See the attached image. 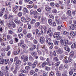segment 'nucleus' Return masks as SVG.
<instances>
[{
  "mask_svg": "<svg viewBox=\"0 0 76 76\" xmlns=\"http://www.w3.org/2000/svg\"><path fill=\"white\" fill-rule=\"evenodd\" d=\"M19 53H20V50H19V49H18L16 51H14L13 52V54H14V55H16V54H19Z\"/></svg>",
  "mask_w": 76,
  "mask_h": 76,
  "instance_id": "nucleus-11",
  "label": "nucleus"
},
{
  "mask_svg": "<svg viewBox=\"0 0 76 76\" xmlns=\"http://www.w3.org/2000/svg\"><path fill=\"white\" fill-rule=\"evenodd\" d=\"M76 28V26L74 24H72L71 26L69 27L70 30H74V29Z\"/></svg>",
  "mask_w": 76,
  "mask_h": 76,
  "instance_id": "nucleus-3",
  "label": "nucleus"
},
{
  "mask_svg": "<svg viewBox=\"0 0 76 76\" xmlns=\"http://www.w3.org/2000/svg\"><path fill=\"white\" fill-rule=\"evenodd\" d=\"M8 34H9V35H12L13 32L12 30H9L8 31Z\"/></svg>",
  "mask_w": 76,
  "mask_h": 76,
  "instance_id": "nucleus-29",
  "label": "nucleus"
},
{
  "mask_svg": "<svg viewBox=\"0 0 76 76\" xmlns=\"http://www.w3.org/2000/svg\"><path fill=\"white\" fill-rule=\"evenodd\" d=\"M49 18H52V19H54V16L51 15H50L49 16Z\"/></svg>",
  "mask_w": 76,
  "mask_h": 76,
  "instance_id": "nucleus-42",
  "label": "nucleus"
},
{
  "mask_svg": "<svg viewBox=\"0 0 76 76\" xmlns=\"http://www.w3.org/2000/svg\"><path fill=\"white\" fill-rule=\"evenodd\" d=\"M60 42L61 44H63L64 46H67L68 45V40L66 38L64 39H61L60 40Z\"/></svg>",
  "mask_w": 76,
  "mask_h": 76,
  "instance_id": "nucleus-1",
  "label": "nucleus"
},
{
  "mask_svg": "<svg viewBox=\"0 0 76 76\" xmlns=\"http://www.w3.org/2000/svg\"><path fill=\"white\" fill-rule=\"evenodd\" d=\"M9 50H10V46H8L5 49V51H9Z\"/></svg>",
  "mask_w": 76,
  "mask_h": 76,
  "instance_id": "nucleus-34",
  "label": "nucleus"
},
{
  "mask_svg": "<svg viewBox=\"0 0 76 76\" xmlns=\"http://www.w3.org/2000/svg\"><path fill=\"white\" fill-rule=\"evenodd\" d=\"M9 18H12V17H13V16H12V13H10L9 14Z\"/></svg>",
  "mask_w": 76,
  "mask_h": 76,
  "instance_id": "nucleus-51",
  "label": "nucleus"
},
{
  "mask_svg": "<svg viewBox=\"0 0 76 76\" xmlns=\"http://www.w3.org/2000/svg\"><path fill=\"white\" fill-rule=\"evenodd\" d=\"M54 46L53 45V43H51V46H50V49H52V48H53V46Z\"/></svg>",
  "mask_w": 76,
  "mask_h": 76,
  "instance_id": "nucleus-57",
  "label": "nucleus"
},
{
  "mask_svg": "<svg viewBox=\"0 0 76 76\" xmlns=\"http://www.w3.org/2000/svg\"><path fill=\"white\" fill-rule=\"evenodd\" d=\"M62 38V37L60 36H58L57 38V40H60Z\"/></svg>",
  "mask_w": 76,
  "mask_h": 76,
  "instance_id": "nucleus-44",
  "label": "nucleus"
},
{
  "mask_svg": "<svg viewBox=\"0 0 76 76\" xmlns=\"http://www.w3.org/2000/svg\"><path fill=\"white\" fill-rule=\"evenodd\" d=\"M5 69L6 70H9V68L7 66H6L5 67Z\"/></svg>",
  "mask_w": 76,
  "mask_h": 76,
  "instance_id": "nucleus-53",
  "label": "nucleus"
},
{
  "mask_svg": "<svg viewBox=\"0 0 76 76\" xmlns=\"http://www.w3.org/2000/svg\"><path fill=\"white\" fill-rule=\"evenodd\" d=\"M17 15L18 16H19V17H21V16H22V12H20L18 13Z\"/></svg>",
  "mask_w": 76,
  "mask_h": 76,
  "instance_id": "nucleus-31",
  "label": "nucleus"
},
{
  "mask_svg": "<svg viewBox=\"0 0 76 76\" xmlns=\"http://www.w3.org/2000/svg\"><path fill=\"white\" fill-rule=\"evenodd\" d=\"M45 9L46 11L48 12V11H50L51 10V8L50 7H46Z\"/></svg>",
  "mask_w": 76,
  "mask_h": 76,
  "instance_id": "nucleus-14",
  "label": "nucleus"
},
{
  "mask_svg": "<svg viewBox=\"0 0 76 76\" xmlns=\"http://www.w3.org/2000/svg\"><path fill=\"white\" fill-rule=\"evenodd\" d=\"M37 11L39 13H41V9L40 8H39L37 9Z\"/></svg>",
  "mask_w": 76,
  "mask_h": 76,
  "instance_id": "nucleus-43",
  "label": "nucleus"
},
{
  "mask_svg": "<svg viewBox=\"0 0 76 76\" xmlns=\"http://www.w3.org/2000/svg\"><path fill=\"white\" fill-rule=\"evenodd\" d=\"M76 32H75L74 33V32L73 31H72L71 32L70 36L71 37H72V38H74L75 37V35H76Z\"/></svg>",
  "mask_w": 76,
  "mask_h": 76,
  "instance_id": "nucleus-7",
  "label": "nucleus"
},
{
  "mask_svg": "<svg viewBox=\"0 0 76 76\" xmlns=\"http://www.w3.org/2000/svg\"><path fill=\"white\" fill-rule=\"evenodd\" d=\"M32 34L31 33H28L27 34V37L28 38H30L31 37H32Z\"/></svg>",
  "mask_w": 76,
  "mask_h": 76,
  "instance_id": "nucleus-13",
  "label": "nucleus"
},
{
  "mask_svg": "<svg viewBox=\"0 0 76 76\" xmlns=\"http://www.w3.org/2000/svg\"><path fill=\"white\" fill-rule=\"evenodd\" d=\"M56 7H59V6H60V5L58 3H57L56 4Z\"/></svg>",
  "mask_w": 76,
  "mask_h": 76,
  "instance_id": "nucleus-61",
  "label": "nucleus"
},
{
  "mask_svg": "<svg viewBox=\"0 0 76 76\" xmlns=\"http://www.w3.org/2000/svg\"><path fill=\"white\" fill-rule=\"evenodd\" d=\"M36 22V20L35 19H33L30 22L31 24H34Z\"/></svg>",
  "mask_w": 76,
  "mask_h": 76,
  "instance_id": "nucleus-22",
  "label": "nucleus"
},
{
  "mask_svg": "<svg viewBox=\"0 0 76 76\" xmlns=\"http://www.w3.org/2000/svg\"><path fill=\"white\" fill-rule=\"evenodd\" d=\"M15 22L17 24H18V25H19V24H20V20H15Z\"/></svg>",
  "mask_w": 76,
  "mask_h": 76,
  "instance_id": "nucleus-16",
  "label": "nucleus"
},
{
  "mask_svg": "<svg viewBox=\"0 0 76 76\" xmlns=\"http://www.w3.org/2000/svg\"><path fill=\"white\" fill-rule=\"evenodd\" d=\"M21 64V61L20 60H18L15 63V68L17 69L19 68V65Z\"/></svg>",
  "mask_w": 76,
  "mask_h": 76,
  "instance_id": "nucleus-2",
  "label": "nucleus"
},
{
  "mask_svg": "<svg viewBox=\"0 0 76 76\" xmlns=\"http://www.w3.org/2000/svg\"><path fill=\"white\" fill-rule=\"evenodd\" d=\"M10 44H13V40H11L10 41Z\"/></svg>",
  "mask_w": 76,
  "mask_h": 76,
  "instance_id": "nucleus-59",
  "label": "nucleus"
},
{
  "mask_svg": "<svg viewBox=\"0 0 76 76\" xmlns=\"http://www.w3.org/2000/svg\"><path fill=\"white\" fill-rule=\"evenodd\" d=\"M5 61V60L4 59H2V60H0V64H4V62Z\"/></svg>",
  "mask_w": 76,
  "mask_h": 76,
  "instance_id": "nucleus-26",
  "label": "nucleus"
},
{
  "mask_svg": "<svg viewBox=\"0 0 76 76\" xmlns=\"http://www.w3.org/2000/svg\"><path fill=\"white\" fill-rule=\"evenodd\" d=\"M56 12H57V10H56L54 9V10H53V11H52V12L53 13H56Z\"/></svg>",
  "mask_w": 76,
  "mask_h": 76,
  "instance_id": "nucleus-56",
  "label": "nucleus"
},
{
  "mask_svg": "<svg viewBox=\"0 0 76 76\" xmlns=\"http://www.w3.org/2000/svg\"><path fill=\"white\" fill-rule=\"evenodd\" d=\"M24 41L23 40H20V42L18 43V46H20L23 44H24Z\"/></svg>",
  "mask_w": 76,
  "mask_h": 76,
  "instance_id": "nucleus-10",
  "label": "nucleus"
},
{
  "mask_svg": "<svg viewBox=\"0 0 76 76\" xmlns=\"http://www.w3.org/2000/svg\"><path fill=\"white\" fill-rule=\"evenodd\" d=\"M63 34L64 35H69V32L67 31H64L63 32Z\"/></svg>",
  "mask_w": 76,
  "mask_h": 76,
  "instance_id": "nucleus-41",
  "label": "nucleus"
},
{
  "mask_svg": "<svg viewBox=\"0 0 76 76\" xmlns=\"http://www.w3.org/2000/svg\"><path fill=\"white\" fill-rule=\"evenodd\" d=\"M25 69L26 70H31V67L28 66H26Z\"/></svg>",
  "mask_w": 76,
  "mask_h": 76,
  "instance_id": "nucleus-25",
  "label": "nucleus"
},
{
  "mask_svg": "<svg viewBox=\"0 0 76 76\" xmlns=\"http://www.w3.org/2000/svg\"><path fill=\"white\" fill-rule=\"evenodd\" d=\"M39 25H40V23H39V22L36 23L35 24V26L36 28H37V27H38V26H39Z\"/></svg>",
  "mask_w": 76,
  "mask_h": 76,
  "instance_id": "nucleus-19",
  "label": "nucleus"
},
{
  "mask_svg": "<svg viewBox=\"0 0 76 76\" xmlns=\"http://www.w3.org/2000/svg\"><path fill=\"white\" fill-rule=\"evenodd\" d=\"M54 2H51L50 4V5L51 6H54Z\"/></svg>",
  "mask_w": 76,
  "mask_h": 76,
  "instance_id": "nucleus-62",
  "label": "nucleus"
},
{
  "mask_svg": "<svg viewBox=\"0 0 76 76\" xmlns=\"http://www.w3.org/2000/svg\"><path fill=\"white\" fill-rule=\"evenodd\" d=\"M23 33L25 35H26V34H27V32H26V30L24 29L23 30Z\"/></svg>",
  "mask_w": 76,
  "mask_h": 76,
  "instance_id": "nucleus-58",
  "label": "nucleus"
},
{
  "mask_svg": "<svg viewBox=\"0 0 76 76\" xmlns=\"http://www.w3.org/2000/svg\"><path fill=\"white\" fill-rule=\"evenodd\" d=\"M67 13L68 15H69V16H71V15H72L71 11L70 10H68L67 11Z\"/></svg>",
  "mask_w": 76,
  "mask_h": 76,
  "instance_id": "nucleus-36",
  "label": "nucleus"
},
{
  "mask_svg": "<svg viewBox=\"0 0 76 76\" xmlns=\"http://www.w3.org/2000/svg\"><path fill=\"white\" fill-rule=\"evenodd\" d=\"M47 64V63L46 62L44 61L42 63V67H44L46 66Z\"/></svg>",
  "mask_w": 76,
  "mask_h": 76,
  "instance_id": "nucleus-17",
  "label": "nucleus"
},
{
  "mask_svg": "<svg viewBox=\"0 0 76 76\" xmlns=\"http://www.w3.org/2000/svg\"><path fill=\"white\" fill-rule=\"evenodd\" d=\"M18 76H25V74H24L21 73V74H19Z\"/></svg>",
  "mask_w": 76,
  "mask_h": 76,
  "instance_id": "nucleus-63",
  "label": "nucleus"
},
{
  "mask_svg": "<svg viewBox=\"0 0 76 76\" xmlns=\"http://www.w3.org/2000/svg\"><path fill=\"white\" fill-rule=\"evenodd\" d=\"M71 47L72 48H73V49L75 48L76 47V43H73L71 46Z\"/></svg>",
  "mask_w": 76,
  "mask_h": 76,
  "instance_id": "nucleus-15",
  "label": "nucleus"
},
{
  "mask_svg": "<svg viewBox=\"0 0 76 76\" xmlns=\"http://www.w3.org/2000/svg\"><path fill=\"white\" fill-rule=\"evenodd\" d=\"M25 55H23V56H21V60H24V58H25Z\"/></svg>",
  "mask_w": 76,
  "mask_h": 76,
  "instance_id": "nucleus-54",
  "label": "nucleus"
},
{
  "mask_svg": "<svg viewBox=\"0 0 76 76\" xmlns=\"http://www.w3.org/2000/svg\"><path fill=\"white\" fill-rule=\"evenodd\" d=\"M68 61L69 62H71L72 61V58L70 57H69L68 58Z\"/></svg>",
  "mask_w": 76,
  "mask_h": 76,
  "instance_id": "nucleus-50",
  "label": "nucleus"
},
{
  "mask_svg": "<svg viewBox=\"0 0 76 76\" xmlns=\"http://www.w3.org/2000/svg\"><path fill=\"white\" fill-rule=\"evenodd\" d=\"M35 73V71L33 70H31V71L30 74V75H33L34 73Z\"/></svg>",
  "mask_w": 76,
  "mask_h": 76,
  "instance_id": "nucleus-45",
  "label": "nucleus"
},
{
  "mask_svg": "<svg viewBox=\"0 0 76 76\" xmlns=\"http://www.w3.org/2000/svg\"><path fill=\"white\" fill-rule=\"evenodd\" d=\"M29 60H34V58L32 56H30V57H29Z\"/></svg>",
  "mask_w": 76,
  "mask_h": 76,
  "instance_id": "nucleus-47",
  "label": "nucleus"
},
{
  "mask_svg": "<svg viewBox=\"0 0 76 76\" xmlns=\"http://www.w3.org/2000/svg\"><path fill=\"white\" fill-rule=\"evenodd\" d=\"M38 63V61H35L32 64V68H35L37 66V64Z\"/></svg>",
  "mask_w": 76,
  "mask_h": 76,
  "instance_id": "nucleus-9",
  "label": "nucleus"
},
{
  "mask_svg": "<svg viewBox=\"0 0 76 76\" xmlns=\"http://www.w3.org/2000/svg\"><path fill=\"white\" fill-rule=\"evenodd\" d=\"M45 69L46 70H50V68L47 66H45Z\"/></svg>",
  "mask_w": 76,
  "mask_h": 76,
  "instance_id": "nucleus-40",
  "label": "nucleus"
},
{
  "mask_svg": "<svg viewBox=\"0 0 76 76\" xmlns=\"http://www.w3.org/2000/svg\"><path fill=\"white\" fill-rule=\"evenodd\" d=\"M56 53L58 54H62V53H63V50L59 48L57 50Z\"/></svg>",
  "mask_w": 76,
  "mask_h": 76,
  "instance_id": "nucleus-6",
  "label": "nucleus"
},
{
  "mask_svg": "<svg viewBox=\"0 0 76 76\" xmlns=\"http://www.w3.org/2000/svg\"><path fill=\"white\" fill-rule=\"evenodd\" d=\"M70 56L71 57H73L74 56V52L72 51L69 54Z\"/></svg>",
  "mask_w": 76,
  "mask_h": 76,
  "instance_id": "nucleus-28",
  "label": "nucleus"
},
{
  "mask_svg": "<svg viewBox=\"0 0 76 76\" xmlns=\"http://www.w3.org/2000/svg\"><path fill=\"white\" fill-rule=\"evenodd\" d=\"M63 76H67V72L66 71H65L64 73L62 74Z\"/></svg>",
  "mask_w": 76,
  "mask_h": 76,
  "instance_id": "nucleus-37",
  "label": "nucleus"
},
{
  "mask_svg": "<svg viewBox=\"0 0 76 76\" xmlns=\"http://www.w3.org/2000/svg\"><path fill=\"white\" fill-rule=\"evenodd\" d=\"M40 41L41 44H44L45 41V38L44 37H42L40 38Z\"/></svg>",
  "mask_w": 76,
  "mask_h": 76,
  "instance_id": "nucleus-4",
  "label": "nucleus"
},
{
  "mask_svg": "<svg viewBox=\"0 0 76 76\" xmlns=\"http://www.w3.org/2000/svg\"><path fill=\"white\" fill-rule=\"evenodd\" d=\"M53 60H55V61H58V59L57 58V57H54L53 58Z\"/></svg>",
  "mask_w": 76,
  "mask_h": 76,
  "instance_id": "nucleus-49",
  "label": "nucleus"
},
{
  "mask_svg": "<svg viewBox=\"0 0 76 76\" xmlns=\"http://www.w3.org/2000/svg\"><path fill=\"white\" fill-rule=\"evenodd\" d=\"M20 72L21 73H28V71H26V70H23V69H21L20 70Z\"/></svg>",
  "mask_w": 76,
  "mask_h": 76,
  "instance_id": "nucleus-18",
  "label": "nucleus"
},
{
  "mask_svg": "<svg viewBox=\"0 0 76 76\" xmlns=\"http://www.w3.org/2000/svg\"><path fill=\"white\" fill-rule=\"evenodd\" d=\"M63 62H65V63H68V60H67V59L63 60Z\"/></svg>",
  "mask_w": 76,
  "mask_h": 76,
  "instance_id": "nucleus-52",
  "label": "nucleus"
},
{
  "mask_svg": "<svg viewBox=\"0 0 76 76\" xmlns=\"http://www.w3.org/2000/svg\"><path fill=\"white\" fill-rule=\"evenodd\" d=\"M76 71V69H72L69 72V75L71 76L73 74V72H75Z\"/></svg>",
  "mask_w": 76,
  "mask_h": 76,
  "instance_id": "nucleus-8",
  "label": "nucleus"
},
{
  "mask_svg": "<svg viewBox=\"0 0 76 76\" xmlns=\"http://www.w3.org/2000/svg\"><path fill=\"white\" fill-rule=\"evenodd\" d=\"M56 23H57L58 24V25H59L60 24H61V21L60 20L58 19H56Z\"/></svg>",
  "mask_w": 76,
  "mask_h": 76,
  "instance_id": "nucleus-20",
  "label": "nucleus"
},
{
  "mask_svg": "<svg viewBox=\"0 0 76 76\" xmlns=\"http://www.w3.org/2000/svg\"><path fill=\"white\" fill-rule=\"evenodd\" d=\"M59 64H60V62H58L55 64V65L56 66H59Z\"/></svg>",
  "mask_w": 76,
  "mask_h": 76,
  "instance_id": "nucleus-55",
  "label": "nucleus"
},
{
  "mask_svg": "<svg viewBox=\"0 0 76 76\" xmlns=\"http://www.w3.org/2000/svg\"><path fill=\"white\" fill-rule=\"evenodd\" d=\"M28 60V57L27 56H25V57L24 58V59L23 60V61L24 62H25V61H26Z\"/></svg>",
  "mask_w": 76,
  "mask_h": 76,
  "instance_id": "nucleus-24",
  "label": "nucleus"
},
{
  "mask_svg": "<svg viewBox=\"0 0 76 76\" xmlns=\"http://www.w3.org/2000/svg\"><path fill=\"white\" fill-rule=\"evenodd\" d=\"M60 32L55 33L53 34V37L55 38H56L57 37L60 35Z\"/></svg>",
  "mask_w": 76,
  "mask_h": 76,
  "instance_id": "nucleus-5",
  "label": "nucleus"
},
{
  "mask_svg": "<svg viewBox=\"0 0 76 76\" xmlns=\"http://www.w3.org/2000/svg\"><path fill=\"white\" fill-rule=\"evenodd\" d=\"M56 76H61V73L59 71H57L56 73Z\"/></svg>",
  "mask_w": 76,
  "mask_h": 76,
  "instance_id": "nucleus-33",
  "label": "nucleus"
},
{
  "mask_svg": "<svg viewBox=\"0 0 76 76\" xmlns=\"http://www.w3.org/2000/svg\"><path fill=\"white\" fill-rule=\"evenodd\" d=\"M12 37V36L10 35H8L7 36V39H9V40H10V39H11Z\"/></svg>",
  "mask_w": 76,
  "mask_h": 76,
  "instance_id": "nucleus-21",
  "label": "nucleus"
},
{
  "mask_svg": "<svg viewBox=\"0 0 76 76\" xmlns=\"http://www.w3.org/2000/svg\"><path fill=\"white\" fill-rule=\"evenodd\" d=\"M48 22L50 25H51L52 24V20L50 19H49Z\"/></svg>",
  "mask_w": 76,
  "mask_h": 76,
  "instance_id": "nucleus-39",
  "label": "nucleus"
},
{
  "mask_svg": "<svg viewBox=\"0 0 76 76\" xmlns=\"http://www.w3.org/2000/svg\"><path fill=\"white\" fill-rule=\"evenodd\" d=\"M31 18H27L25 20V22H29L31 21Z\"/></svg>",
  "mask_w": 76,
  "mask_h": 76,
  "instance_id": "nucleus-32",
  "label": "nucleus"
},
{
  "mask_svg": "<svg viewBox=\"0 0 76 76\" xmlns=\"http://www.w3.org/2000/svg\"><path fill=\"white\" fill-rule=\"evenodd\" d=\"M18 31L19 32H22V28L21 27L19 28H18Z\"/></svg>",
  "mask_w": 76,
  "mask_h": 76,
  "instance_id": "nucleus-46",
  "label": "nucleus"
},
{
  "mask_svg": "<svg viewBox=\"0 0 76 76\" xmlns=\"http://www.w3.org/2000/svg\"><path fill=\"white\" fill-rule=\"evenodd\" d=\"M27 8H30V9H31L33 7V6L32 5H27Z\"/></svg>",
  "mask_w": 76,
  "mask_h": 76,
  "instance_id": "nucleus-35",
  "label": "nucleus"
},
{
  "mask_svg": "<svg viewBox=\"0 0 76 76\" xmlns=\"http://www.w3.org/2000/svg\"><path fill=\"white\" fill-rule=\"evenodd\" d=\"M31 55H32L33 57H35V56L37 55V53L36 52H32L31 53Z\"/></svg>",
  "mask_w": 76,
  "mask_h": 76,
  "instance_id": "nucleus-30",
  "label": "nucleus"
},
{
  "mask_svg": "<svg viewBox=\"0 0 76 76\" xmlns=\"http://www.w3.org/2000/svg\"><path fill=\"white\" fill-rule=\"evenodd\" d=\"M6 56V54H5L4 53H1V56L0 57V58H1V57L2 58H3L4 57H5Z\"/></svg>",
  "mask_w": 76,
  "mask_h": 76,
  "instance_id": "nucleus-27",
  "label": "nucleus"
},
{
  "mask_svg": "<svg viewBox=\"0 0 76 76\" xmlns=\"http://www.w3.org/2000/svg\"><path fill=\"white\" fill-rule=\"evenodd\" d=\"M54 73L53 72H50V76H53Z\"/></svg>",
  "mask_w": 76,
  "mask_h": 76,
  "instance_id": "nucleus-60",
  "label": "nucleus"
},
{
  "mask_svg": "<svg viewBox=\"0 0 76 76\" xmlns=\"http://www.w3.org/2000/svg\"><path fill=\"white\" fill-rule=\"evenodd\" d=\"M23 11L24 12H25V13H28L29 12V11L28 10V9H27L26 8H25L23 9Z\"/></svg>",
  "mask_w": 76,
  "mask_h": 76,
  "instance_id": "nucleus-23",
  "label": "nucleus"
},
{
  "mask_svg": "<svg viewBox=\"0 0 76 76\" xmlns=\"http://www.w3.org/2000/svg\"><path fill=\"white\" fill-rule=\"evenodd\" d=\"M64 49L65 50H66V51H68V52H69L70 51V48L67 46H66V47L64 48Z\"/></svg>",
  "mask_w": 76,
  "mask_h": 76,
  "instance_id": "nucleus-12",
  "label": "nucleus"
},
{
  "mask_svg": "<svg viewBox=\"0 0 76 76\" xmlns=\"http://www.w3.org/2000/svg\"><path fill=\"white\" fill-rule=\"evenodd\" d=\"M13 11L14 13H18V12L17 11V10H16L15 9V7H13Z\"/></svg>",
  "mask_w": 76,
  "mask_h": 76,
  "instance_id": "nucleus-38",
  "label": "nucleus"
},
{
  "mask_svg": "<svg viewBox=\"0 0 76 76\" xmlns=\"http://www.w3.org/2000/svg\"><path fill=\"white\" fill-rule=\"evenodd\" d=\"M9 60L8 59H7L5 60V64H7L8 62H9Z\"/></svg>",
  "mask_w": 76,
  "mask_h": 76,
  "instance_id": "nucleus-48",
  "label": "nucleus"
},
{
  "mask_svg": "<svg viewBox=\"0 0 76 76\" xmlns=\"http://www.w3.org/2000/svg\"><path fill=\"white\" fill-rule=\"evenodd\" d=\"M4 73V75L5 76H9V74L7 73V72H6Z\"/></svg>",
  "mask_w": 76,
  "mask_h": 76,
  "instance_id": "nucleus-64",
  "label": "nucleus"
}]
</instances>
